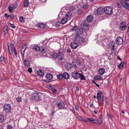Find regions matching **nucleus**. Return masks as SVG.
<instances>
[{
	"label": "nucleus",
	"instance_id": "nucleus-1",
	"mask_svg": "<svg viewBox=\"0 0 129 129\" xmlns=\"http://www.w3.org/2000/svg\"><path fill=\"white\" fill-rule=\"evenodd\" d=\"M41 93L40 92H35L31 94V98L33 101H38L41 99L40 95Z\"/></svg>",
	"mask_w": 129,
	"mask_h": 129
},
{
	"label": "nucleus",
	"instance_id": "nucleus-2",
	"mask_svg": "<svg viewBox=\"0 0 129 129\" xmlns=\"http://www.w3.org/2000/svg\"><path fill=\"white\" fill-rule=\"evenodd\" d=\"M102 92H101L99 90L97 92V94L96 98L98 100V103L99 105L102 101L104 99V96L102 95Z\"/></svg>",
	"mask_w": 129,
	"mask_h": 129
},
{
	"label": "nucleus",
	"instance_id": "nucleus-3",
	"mask_svg": "<svg viewBox=\"0 0 129 129\" xmlns=\"http://www.w3.org/2000/svg\"><path fill=\"white\" fill-rule=\"evenodd\" d=\"M76 35H74L73 36V38H75V39H74L73 40H75V41L77 42V43L80 44H83L84 43V39L83 38L81 37H76Z\"/></svg>",
	"mask_w": 129,
	"mask_h": 129
},
{
	"label": "nucleus",
	"instance_id": "nucleus-4",
	"mask_svg": "<svg viewBox=\"0 0 129 129\" xmlns=\"http://www.w3.org/2000/svg\"><path fill=\"white\" fill-rule=\"evenodd\" d=\"M116 46V44L114 41H112L109 43V47L111 49L112 53H115L116 51V49L115 48Z\"/></svg>",
	"mask_w": 129,
	"mask_h": 129
},
{
	"label": "nucleus",
	"instance_id": "nucleus-5",
	"mask_svg": "<svg viewBox=\"0 0 129 129\" xmlns=\"http://www.w3.org/2000/svg\"><path fill=\"white\" fill-rule=\"evenodd\" d=\"M113 9L111 7H108L104 8L105 12L108 15H111Z\"/></svg>",
	"mask_w": 129,
	"mask_h": 129
},
{
	"label": "nucleus",
	"instance_id": "nucleus-6",
	"mask_svg": "<svg viewBox=\"0 0 129 129\" xmlns=\"http://www.w3.org/2000/svg\"><path fill=\"white\" fill-rule=\"evenodd\" d=\"M45 77L47 79L45 80L44 81L47 82H49L51 81V80L53 78V76L51 74L48 73L46 75Z\"/></svg>",
	"mask_w": 129,
	"mask_h": 129
},
{
	"label": "nucleus",
	"instance_id": "nucleus-7",
	"mask_svg": "<svg viewBox=\"0 0 129 129\" xmlns=\"http://www.w3.org/2000/svg\"><path fill=\"white\" fill-rule=\"evenodd\" d=\"M56 104L59 109H62L64 108L65 104L62 101L56 103Z\"/></svg>",
	"mask_w": 129,
	"mask_h": 129
},
{
	"label": "nucleus",
	"instance_id": "nucleus-8",
	"mask_svg": "<svg viewBox=\"0 0 129 129\" xmlns=\"http://www.w3.org/2000/svg\"><path fill=\"white\" fill-rule=\"evenodd\" d=\"M121 4L126 10L129 11V5L127 2H125L123 0H121L120 2Z\"/></svg>",
	"mask_w": 129,
	"mask_h": 129
},
{
	"label": "nucleus",
	"instance_id": "nucleus-9",
	"mask_svg": "<svg viewBox=\"0 0 129 129\" xmlns=\"http://www.w3.org/2000/svg\"><path fill=\"white\" fill-rule=\"evenodd\" d=\"M8 48L9 53L11 55L13 54V51L15 50V48L14 47V45L11 44L9 45Z\"/></svg>",
	"mask_w": 129,
	"mask_h": 129
},
{
	"label": "nucleus",
	"instance_id": "nucleus-10",
	"mask_svg": "<svg viewBox=\"0 0 129 129\" xmlns=\"http://www.w3.org/2000/svg\"><path fill=\"white\" fill-rule=\"evenodd\" d=\"M127 27L125 22L122 21L120 23V28L122 31L125 30Z\"/></svg>",
	"mask_w": 129,
	"mask_h": 129
},
{
	"label": "nucleus",
	"instance_id": "nucleus-11",
	"mask_svg": "<svg viewBox=\"0 0 129 129\" xmlns=\"http://www.w3.org/2000/svg\"><path fill=\"white\" fill-rule=\"evenodd\" d=\"M80 73L78 72L75 71L73 72L72 73V76L73 78L76 79L79 78Z\"/></svg>",
	"mask_w": 129,
	"mask_h": 129
},
{
	"label": "nucleus",
	"instance_id": "nucleus-12",
	"mask_svg": "<svg viewBox=\"0 0 129 129\" xmlns=\"http://www.w3.org/2000/svg\"><path fill=\"white\" fill-rule=\"evenodd\" d=\"M123 40L120 37H118L116 41V44L118 45H121L123 43Z\"/></svg>",
	"mask_w": 129,
	"mask_h": 129
},
{
	"label": "nucleus",
	"instance_id": "nucleus-13",
	"mask_svg": "<svg viewBox=\"0 0 129 129\" xmlns=\"http://www.w3.org/2000/svg\"><path fill=\"white\" fill-rule=\"evenodd\" d=\"M4 109L6 112H9L11 109V106L9 104H6L4 106Z\"/></svg>",
	"mask_w": 129,
	"mask_h": 129
},
{
	"label": "nucleus",
	"instance_id": "nucleus-14",
	"mask_svg": "<svg viewBox=\"0 0 129 129\" xmlns=\"http://www.w3.org/2000/svg\"><path fill=\"white\" fill-rule=\"evenodd\" d=\"M83 29L82 28H78L76 32L77 37L81 35L83 33Z\"/></svg>",
	"mask_w": 129,
	"mask_h": 129
},
{
	"label": "nucleus",
	"instance_id": "nucleus-15",
	"mask_svg": "<svg viewBox=\"0 0 129 129\" xmlns=\"http://www.w3.org/2000/svg\"><path fill=\"white\" fill-rule=\"evenodd\" d=\"M24 65L25 67L29 68L30 66V63L29 60L25 59L24 61Z\"/></svg>",
	"mask_w": 129,
	"mask_h": 129
},
{
	"label": "nucleus",
	"instance_id": "nucleus-16",
	"mask_svg": "<svg viewBox=\"0 0 129 129\" xmlns=\"http://www.w3.org/2000/svg\"><path fill=\"white\" fill-rule=\"evenodd\" d=\"M63 57L64 55L62 53L59 52L58 54V56L57 58L58 60H62Z\"/></svg>",
	"mask_w": 129,
	"mask_h": 129
},
{
	"label": "nucleus",
	"instance_id": "nucleus-17",
	"mask_svg": "<svg viewBox=\"0 0 129 129\" xmlns=\"http://www.w3.org/2000/svg\"><path fill=\"white\" fill-rule=\"evenodd\" d=\"M97 12L98 14H103L105 12L104 9L102 8H99L98 9Z\"/></svg>",
	"mask_w": 129,
	"mask_h": 129
},
{
	"label": "nucleus",
	"instance_id": "nucleus-18",
	"mask_svg": "<svg viewBox=\"0 0 129 129\" xmlns=\"http://www.w3.org/2000/svg\"><path fill=\"white\" fill-rule=\"evenodd\" d=\"M71 46L73 49H75L77 47L78 44L76 42H74L71 43Z\"/></svg>",
	"mask_w": 129,
	"mask_h": 129
},
{
	"label": "nucleus",
	"instance_id": "nucleus-19",
	"mask_svg": "<svg viewBox=\"0 0 129 129\" xmlns=\"http://www.w3.org/2000/svg\"><path fill=\"white\" fill-rule=\"evenodd\" d=\"M63 78L66 79H68L69 78V74L67 72H65L63 74Z\"/></svg>",
	"mask_w": 129,
	"mask_h": 129
},
{
	"label": "nucleus",
	"instance_id": "nucleus-20",
	"mask_svg": "<svg viewBox=\"0 0 129 129\" xmlns=\"http://www.w3.org/2000/svg\"><path fill=\"white\" fill-rule=\"evenodd\" d=\"M37 73L38 75L41 77H43L44 75V73L42 70H39L38 71Z\"/></svg>",
	"mask_w": 129,
	"mask_h": 129
},
{
	"label": "nucleus",
	"instance_id": "nucleus-21",
	"mask_svg": "<svg viewBox=\"0 0 129 129\" xmlns=\"http://www.w3.org/2000/svg\"><path fill=\"white\" fill-rule=\"evenodd\" d=\"M87 21L88 22H91L93 20V17L91 15L88 16L86 18Z\"/></svg>",
	"mask_w": 129,
	"mask_h": 129
},
{
	"label": "nucleus",
	"instance_id": "nucleus-22",
	"mask_svg": "<svg viewBox=\"0 0 129 129\" xmlns=\"http://www.w3.org/2000/svg\"><path fill=\"white\" fill-rule=\"evenodd\" d=\"M105 72V69L103 68L100 69L98 71L99 73L101 75H103Z\"/></svg>",
	"mask_w": 129,
	"mask_h": 129
},
{
	"label": "nucleus",
	"instance_id": "nucleus-23",
	"mask_svg": "<svg viewBox=\"0 0 129 129\" xmlns=\"http://www.w3.org/2000/svg\"><path fill=\"white\" fill-rule=\"evenodd\" d=\"M38 25L39 27L41 28H45L46 27L45 25L43 23H38Z\"/></svg>",
	"mask_w": 129,
	"mask_h": 129
},
{
	"label": "nucleus",
	"instance_id": "nucleus-24",
	"mask_svg": "<svg viewBox=\"0 0 129 129\" xmlns=\"http://www.w3.org/2000/svg\"><path fill=\"white\" fill-rule=\"evenodd\" d=\"M14 8V6H9L8 7V9L9 12L10 13H12L13 12V9Z\"/></svg>",
	"mask_w": 129,
	"mask_h": 129
},
{
	"label": "nucleus",
	"instance_id": "nucleus-25",
	"mask_svg": "<svg viewBox=\"0 0 129 129\" xmlns=\"http://www.w3.org/2000/svg\"><path fill=\"white\" fill-rule=\"evenodd\" d=\"M58 53L55 52L52 53L51 56L54 58H57Z\"/></svg>",
	"mask_w": 129,
	"mask_h": 129
},
{
	"label": "nucleus",
	"instance_id": "nucleus-26",
	"mask_svg": "<svg viewBox=\"0 0 129 129\" xmlns=\"http://www.w3.org/2000/svg\"><path fill=\"white\" fill-rule=\"evenodd\" d=\"M33 49L35 51H39L41 49L40 48L39 46L38 45L35 46L33 47Z\"/></svg>",
	"mask_w": 129,
	"mask_h": 129
},
{
	"label": "nucleus",
	"instance_id": "nucleus-27",
	"mask_svg": "<svg viewBox=\"0 0 129 129\" xmlns=\"http://www.w3.org/2000/svg\"><path fill=\"white\" fill-rule=\"evenodd\" d=\"M24 47H23L21 49V54L22 56V57H24V55L25 53V49H24Z\"/></svg>",
	"mask_w": 129,
	"mask_h": 129
},
{
	"label": "nucleus",
	"instance_id": "nucleus-28",
	"mask_svg": "<svg viewBox=\"0 0 129 129\" xmlns=\"http://www.w3.org/2000/svg\"><path fill=\"white\" fill-rule=\"evenodd\" d=\"M94 79L95 80H101L102 79V77L100 75H97L95 76L94 77Z\"/></svg>",
	"mask_w": 129,
	"mask_h": 129
},
{
	"label": "nucleus",
	"instance_id": "nucleus-29",
	"mask_svg": "<svg viewBox=\"0 0 129 129\" xmlns=\"http://www.w3.org/2000/svg\"><path fill=\"white\" fill-rule=\"evenodd\" d=\"M72 15V13L71 12L69 11L66 14V16L67 18H70Z\"/></svg>",
	"mask_w": 129,
	"mask_h": 129
},
{
	"label": "nucleus",
	"instance_id": "nucleus-30",
	"mask_svg": "<svg viewBox=\"0 0 129 129\" xmlns=\"http://www.w3.org/2000/svg\"><path fill=\"white\" fill-rule=\"evenodd\" d=\"M29 4V2L28 0H25L23 4V6L25 7H27Z\"/></svg>",
	"mask_w": 129,
	"mask_h": 129
},
{
	"label": "nucleus",
	"instance_id": "nucleus-31",
	"mask_svg": "<svg viewBox=\"0 0 129 129\" xmlns=\"http://www.w3.org/2000/svg\"><path fill=\"white\" fill-rule=\"evenodd\" d=\"M67 20H68L67 18H64L61 20V23L64 24L67 22Z\"/></svg>",
	"mask_w": 129,
	"mask_h": 129
},
{
	"label": "nucleus",
	"instance_id": "nucleus-32",
	"mask_svg": "<svg viewBox=\"0 0 129 129\" xmlns=\"http://www.w3.org/2000/svg\"><path fill=\"white\" fill-rule=\"evenodd\" d=\"M4 116L2 114H0V123L3 122L4 120Z\"/></svg>",
	"mask_w": 129,
	"mask_h": 129
},
{
	"label": "nucleus",
	"instance_id": "nucleus-33",
	"mask_svg": "<svg viewBox=\"0 0 129 129\" xmlns=\"http://www.w3.org/2000/svg\"><path fill=\"white\" fill-rule=\"evenodd\" d=\"M57 78L58 79L60 80L63 78V75L62 74H59L57 75Z\"/></svg>",
	"mask_w": 129,
	"mask_h": 129
},
{
	"label": "nucleus",
	"instance_id": "nucleus-34",
	"mask_svg": "<svg viewBox=\"0 0 129 129\" xmlns=\"http://www.w3.org/2000/svg\"><path fill=\"white\" fill-rule=\"evenodd\" d=\"M41 49L40 50V51L41 53H45L46 52V49L42 47L40 48Z\"/></svg>",
	"mask_w": 129,
	"mask_h": 129
},
{
	"label": "nucleus",
	"instance_id": "nucleus-35",
	"mask_svg": "<svg viewBox=\"0 0 129 129\" xmlns=\"http://www.w3.org/2000/svg\"><path fill=\"white\" fill-rule=\"evenodd\" d=\"M19 20L21 22H24L25 21V18L23 16L20 17L19 18Z\"/></svg>",
	"mask_w": 129,
	"mask_h": 129
},
{
	"label": "nucleus",
	"instance_id": "nucleus-36",
	"mask_svg": "<svg viewBox=\"0 0 129 129\" xmlns=\"http://www.w3.org/2000/svg\"><path fill=\"white\" fill-rule=\"evenodd\" d=\"M96 120L98 123L99 124L101 123L102 122V118L100 117H99Z\"/></svg>",
	"mask_w": 129,
	"mask_h": 129
},
{
	"label": "nucleus",
	"instance_id": "nucleus-37",
	"mask_svg": "<svg viewBox=\"0 0 129 129\" xmlns=\"http://www.w3.org/2000/svg\"><path fill=\"white\" fill-rule=\"evenodd\" d=\"M79 78H81V80H83L85 79V78L84 76L81 73H80L79 75Z\"/></svg>",
	"mask_w": 129,
	"mask_h": 129
},
{
	"label": "nucleus",
	"instance_id": "nucleus-38",
	"mask_svg": "<svg viewBox=\"0 0 129 129\" xmlns=\"http://www.w3.org/2000/svg\"><path fill=\"white\" fill-rule=\"evenodd\" d=\"M61 23V22L60 23V21H58L56 22L55 24L56 26L58 27L60 25Z\"/></svg>",
	"mask_w": 129,
	"mask_h": 129
},
{
	"label": "nucleus",
	"instance_id": "nucleus-39",
	"mask_svg": "<svg viewBox=\"0 0 129 129\" xmlns=\"http://www.w3.org/2000/svg\"><path fill=\"white\" fill-rule=\"evenodd\" d=\"M78 29V27L76 26H74L72 29L71 30L73 31H76L77 29Z\"/></svg>",
	"mask_w": 129,
	"mask_h": 129
},
{
	"label": "nucleus",
	"instance_id": "nucleus-40",
	"mask_svg": "<svg viewBox=\"0 0 129 129\" xmlns=\"http://www.w3.org/2000/svg\"><path fill=\"white\" fill-rule=\"evenodd\" d=\"M4 30L5 32L6 33H7L8 32V26L7 25H6L4 28Z\"/></svg>",
	"mask_w": 129,
	"mask_h": 129
},
{
	"label": "nucleus",
	"instance_id": "nucleus-41",
	"mask_svg": "<svg viewBox=\"0 0 129 129\" xmlns=\"http://www.w3.org/2000/svg\"><path fill=\"white\" fill-rule=\"evenodd\" d=\"M16 100L17 102H19L21 101L22 99L21 97L20 96H18Z\"/></svg>",
	"mask_w": 129,
	"mask_h": 129
},
{
	"label": "nucleus",
	"instance_id": "nucleus-42",
	"mask_svg": "<svg viewBox=\"0 0 129 129\" xmlns=\"http://www.w3.org/2000/svg\"><path fill=\"white\" fill-rule=\"evenodd\" d=\"M94 118H88L87 119L88 121H89L91 122L92 123H93V121L94 120Z\"/></svg>",
	"mask_w": 129,
	"mask_h": 129
},
{
	"label": "nucleus",
	"instance_id": "nucleus-43",
	"mask_svg": "<svg viewBox=\"0 0 129 129\" xmlns=\"http://www.w3.org/2000/svg\"><path fill=\"white\" fill-rule=\"evenodd\" d=\"M83 8L85 9L88 8V5L87 4H85L83 6Z\"/></svg>",
	"mask_w": 129,
	"mask_h": 129
},
{
	"label": "nucleus",
	"instance_id": "nucleus-44",
	"mask_svg": "<svg viewBox=\"0 0 129 129\" xmlns=\"http://www.w3.org/2000/svg\"><path fill=\"white\" fill-rule=\"evenodd\" d=\"M123 66V63H121L118 65V67L120 69L122 68Z\"/></svg>",
	"mask_w": 129,
	"mask_h": 129
},
{
	"label": "nucleus",
	"instance_id": "nucleus-45",
	"mask_svg": "<svg viewBox=\"0 0 129 129\" xmlns=\"http://www.w3.org/2000/svg\"><path fill=\"white\" fill-rule=\"evenodd\" d=\"M39 0H34V3L35 4H38L39 3Z\"/></svg>",
	"mask_w": 129,
	"mask_h": 129
},
{
	"label": "nucleus",
	"instance_id": "nucleus-46",
	"mask_svg": "<svg viewBox=\"0 0 129 129\" xmlns=\"http://www.w3.org/2000/svg\"><path fill=\"white\" fill-rule=\"evenodd\" d=\"M13 126L11 125H8L7 126V128L8 129H12Z\"/></svg>",
	"mask_w": 129,
	"mask_h": 129
},
{
	"label": "nucleus",
	"instance_id": "nucleus-47",
	"mask_svg": "<svg viewBox=\"0 0 129 129\" xmlns=\"http://www.w3.org/2000/svg\"><path fill=\"white\" fill-rule=\"evenodd\" d=\"M51 89L54 92L56 93L57 92V90L56 89H54L52 87H51Z\"/></svg>",
	"mask_w": 129,
	"mask_h": 129
},
{
	"label": "nucleus",
	"instance_id": "nucleus-48",
	"mask_svg": "<svg viewBox=\"0 0 129 129\" xmlns=\"http://www.w3.org/2000/svg\"><path fill=\"white\" fill-rule=\"evenodd\" d=\"M5 16L7 19H8L10 17V15H8V14L6 13L5 14Z\"/></svg>",
	"mask_w": 129,
	"mask_h": 129
},
{
	"label": "nucleus",
	"instance_id": "nucleus-49",
	"mask_svg": "<svg viewBox=\"0 0 129 129\" xmlns=\"http://www.w3.org/2000/svg\"><path fill=\"white\" fill-rule=\"evenodd\" d=\"M27 71L30 73L32 72V69L31 68H29L28 69Z\"/></svg>",
	"mask_w": 129,
	"mask_h": 129
},
{
	"label": "nucleus",
	"instance_id": "nucleus-50",
	"mask_svg": "<svg viewBox=\"0 0 129 129\" xmlns=\"http://www.w3.org/2000/svg\"><path fill=\"white\" fill-rule=\"evenodd\" d=\"M77 12L81 14L82 13V10L81 9H79L78 10Z\"/></svg>",
	"mask_w": 129,
	"mask_h": 129
},
{
	"label": "nucleus",
	"instance_id": "nucleus-51",
	"mask_svg": "<svg viewBox=\"0 0 129 129\" xmlns=\"http://www.w3.org/2000/svg\"><path fill=\"white\" fill-rule=\"evenodd\" d=\"M10 26L13 28H14L15 27V25L13 24L10 23Z\"/></svg>",
	"mask_w": 129,
	"mask_h": 129
},
{
	"label": "nucleus",
	"instance_id": "nucleus-52",
	"mask_svg": "<svg viewBox=\"0 0 129 129\" xmlns=\"http://www.w3.org/2000/svg\"><path fill=\"white\" fill-rule=\"evenodd\" d=\"M10 18L11 19H13L14 18V15L13 14H11L10 15Z\"/></svg>",
	"mask_w": 129,
	"mask_h": 129
},
{
	"label": "nucleus",
	"instance_id": "nucleus-53",
	"mask_svg": "<svg viewBox=\"0 0 129 129\" xmlns=\"http://www.w3.org/2000/svg\"><path fill=\"white\" fill-rule=\"evenodd\" d=\"M77 118L78 119L82 121V120H83V118L81 117L80 116H78L77 117Z\"/></svg>",
	"mask_w": 129,
	"mask_h": 129
},
{
	"label": "nucleus",
	"instance_id": "nucleus-54",
	"mask_svg": "<svg viewBox=\"0 0 129 129\" xmlns=\"http://www.w3.org/2000/svg\"><path fill=\"white\" fill-rule=\"evenodd\" d=\"M75 109L77 111H79V109L78 106L76 105L75 106Z\"/></svg>",
	"mask_w": 129,
	"mask_h": 129
},
{
	"label": "nucleus",
	"instance_id": "nucleus-55",
	"mask_svg": "<svg viewBox=\"0 0 129 129\" xmlns=\"http://www.w3.org/2000/svg\"><path fill=\"white\" fill-rule=\"evenodd\" d=\"M108 116H109V117H110L111 118H114L113 116V115H111L110 114H108Z\"/></svg>",
	"mask_w": 129,
	"mask_h": 129
},
{
	"label": "nucleus",
	"instance_id": "nucleus-56",
	"mask_svg": "<svg viewBox=\"0 0 129 129\" xmlns=\"http://www.w3.org/2000/svg\"><path fill=\"white\" fill-rule=\"evenodd\" d=\"M0 59L1 61H3L4 60V57L1 56L0 57Z\"/></svg>",
	"mask_w": 129,
	"mask_h": 129
},
{
	"label": "nucleus",
	"instance_id": "nucleus-57",
	"mask_svg": "<svg viewBox=\"0 0 129 129\" xmlns=\"http://www.w3.org/2000/svg\"><path fill=\"white\" fill-rule=\"evenodd\" d=\"M13 52L14 53L15 55L17 57V54L16 52V50H15L14 51H13Z\"/></svg>",
	"mask_w": 129,
	"mask_h": 129
},
{
	"label": "nucleus",
	"instance_id": "nucleus-58",
	"mask_svg": "<svg viewBox=\"0 0 129 129\" xmlns=\"http://www.w3.org/2000/svg\"><path fill=\"white\" fill-rule=\"evenodd\" d=\"M98 123V122L97 121V120L96 119H94L93 121V123Z\"/></svg>",
	"mask_w": 129,
	"mask_h": 129
},
{
	"label": "nucleus",
	"instance_id": "nucleus-59",
	"mask_svg": "<svg viewBox=\"0 0 129 129\" xmlns=\"http://www.w3.org/2000/svg\"><path fill=\"white\" fill-rule=\"evenodd\" d=\"M27 44H25L24 45V49L26 50V49L27 48Z\"/></svg>",
	"mask_w": 129,
	"mask_h": 129
},
{
	"label": "nucleus",
	"instance_id": "nucleus-60",
	"mask_svg": "<svg viewBox=\"0 0 129 129\" xmlns=\"http://www.w3.org/2000/svg\"><path fill=\"white\" fill-rule=\"evenodd\" d=\"M71 50L70 49V48H68L67 50V52H68L69 53H70L71 52Z\"/></svg>",
	"mask_w": 129,
	"mask_h": 129
},
{
	"label": "nucleus",
	"instance_id": "nucleus-61",
	"mask_svg": "<svg viewBox=\"0 0 129 129\" xmlns=\"http://www.w3.org/2000/svg\"><path fill=\"white\" fill-rule=\"evenodd\" d=\"M76 91H78L79 90V87L78 86H77L76 87Z\"/></svg>",
	"mask_w": 129,
	"mask_h": 129
},
{
	"label": "nucleus",
	"instance_id": "nucleus-62",
	"mask_svg": "<svg viewBox=\"0 0 129 129\" xmlns=\"http://www.w3.org/2000/svg\"><path fill=\"white\" fill-rule=\"evenodd\" d=\"M93 103H91L89 105V106L90 107H93Z\"/></svg>",
	"mask_w": 129,
	"mask_h": 129
},
{
	"label": "nucleus",
	"instance_id": "nucleus-63",
	"mask_svg": "<svg viewBox=\"0 0 129 129\" xmlns=\"http://www.w3.org/2000/svg\"><path fill=\"white\" fill-rule=\"evenodd\" d=\"M95 84L98 87H100L99 85V84H97L96 83H95Z\"/></svg>",
	"mask_w": 129,
	"mask_h": 129
},
{
	"label": "nucleus",
	"instance_id": "nucleus-64",
	"mask_svg": "<svg viewBox=\"0 0 129 129\" xmlns=\"http://www.w3.org/2000/svg\"><path fill=\"white\" fill-rule=\"evenodd\" d=\"M12 6H14V8H16L17 7V5H13Z\"/></svg>",
	"mask_w": 129,
	"mask_h": 129
}]
</instances>
